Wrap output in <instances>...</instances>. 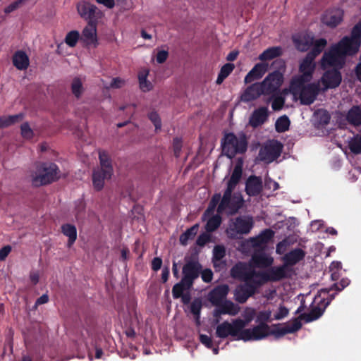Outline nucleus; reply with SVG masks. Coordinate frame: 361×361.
Listing matches in <instances>:
<instances>
[{"label":"nucleus","mask_w":361,"mask_h":361,"mask_svg":"<svg viewBox=\"0 0 361 361\" xmlns=\"http://www.w3.org/2000/svg\"><path fill=\"white\" fill-rule=\"evenodd\" d=\"M361 43V21L353 29L350 37H343L325 51L322 59L323 68H338L344 64L347 56L357 52Z\"/></svg>","instance_id":"obj_1"},{"label":"nucleus","mask_w":361,"mask_h":361,"mask_svg":"<svg viewBox=\"0 0 361 361\" xmlns=\"http://www.w3.org/2000/svg\"><path fill=\"white\" fill-rule=\"evenodd\" d=\"M361 43V21L353 29L350 37H343L325 51L322 59L323 68H338L344 64L347 56L357 52Z\"/></svg>","instance_id":"obj_2"},{"label":"nucleus","mask_w":361,"mask_h":361,"mask_svg":"<svg viewBox=\"0 0 361 361\" xmlns=\"http://www.w3.org/2000/svg\"><path fill=\"white\" fill-rule=\"evenodd\" d=\"M293 42L297 49L305 51L310 47L312 50L307 55L300 63V68H311L314 66L315 57L322 51L326 44L324 39H314L312 34L302 33L293 37Z\"/></svg>","instance_id":"obj_3"},{"label":"nucleus","mask_w":361,"mask_h":361,"mask_svg":"<svg viewBox=\"0 0 361 361\" xmlns=\"http://www.w3.org/2000/svg\"><path fill=\"white\" fill-rule=\"evenodd\" d=\"M221 147L222 153L229 159L244 154L247 149L246 135L241 134L238 137L233 133H226L221 140Z\"/></svg>","instance_id":"obj_4"},{"label":"nucleus","mask_w":361,"mask_h":361,"mask_svg":"<svg viewBox=\"0 0 361 361\" xmlns=\"http://www.w3.org/2000/svg\"><path fill=\"white\" fill-rule=\"evenodd\" d=\"M252 317L246 319L240 318L234 319L231 323L224 321L219 324L216 329V336L220 338H226L228 336L233 338V340H241L240 335L243 328H245L251 321Z\"/></svg>","instance_id":"obj_5"},{"label":"nucleus","mask_w":361,"mask_h":361,"mask_svg":"<svg viewBox=\"0 0 361 361\" xmlns=\"http://www.w3.org/2000/svg\"><path fill=\"white\" fill-rule=\"evenodd\" d=\"M274 233L273 230L266 228L261 231L258 235L243 241L240 245L241 249L243 252H247L251 248H253L256 251H262L273 239Z\"/></svg>","instance_id":"obj_6"},{"label":"nucleus","mask_w":361,"mask_h":361,"mask_svg":"<svg viewBox=\"0 0 361 361\" xmlns=\"http://www.w3.org/2000/svg\"><path fill=\"white\" fill-rule=\"evenodd\" d=\"M185 264L182 269V279L193 286L195 281L200 276L202 266L200 263L197 254H192L185 257Z\"/></svg>","instance_id":"obj_7"},{"label":"nucleus","mask_w":361,"mask_h":361,"mask_svg":"<svg viewBox=\"0 0 361 361\" xmlns=\"http://www.w3.org/2000/svg\"><path fill=\"white\" fill-rule=\"evenodd\" d=\"M59 168L54 163L43 164L39 173L32 178V184L35 187L49 184L58 179Z\"/></svg>","instance_id":"obj_8"},{"label":"nucleus","mask_w":361,"mask_h":361,"mask_svg":"<svg viewBox=\"0 0 361 361\" xmlns=\"http://www.w3.org/2000/svg\"><path fill=\"white\" fill-rule=\"evenodd\" d=\"M253 224V219L251 216L236 217L227 230V233L231 237H235L237 234H247L252 228Z\"/></svg>","instance_id":"obj_9"},{"label":"nucleus","mask_w":361,"mask_h":361,"mask_svg":"<svg viewBox=\"0 0 361 361\" xmlns=\"http://www.w3.org/2000/svg\"><path fill=\"white\" fill-rule=\"evenodd\" d=\"M283 150V145L273 140L262 147L259 152V157L261 161L270 163L278 159Z\"/></svg>","instance_id":"obj_10"},{"label":"nucleus","mask_w":361,"mask_h":361,"mask_svg":"<svg viewBox=\"0 0 361 361\" xmlns=\"http://www.w3.org/2000/svg\"><path fill=\"white\" fill-rule=\"evenodd\" d=\"M269 335V326L267 324H259L253 328H243L241 332V338L243 341H258Z\"/></svg>","instance_id":"obj_11"},{"label":"nucleus","mask_w":361,"mask_h":361,"mask_svg":"<svg viewBox=\"0 0 361 361\" xmlns=\"http://www.w3.org/2000/svg\"><path fill=\"white\" fill-rule=\"evenodd\" d=\"M243 203L244 200L240 194H234L231 197H222L217 207V212L222 213L228 209L230 214H235L242 208Z\"/></svg>","instance_id":"obj_12"},{"label":"nucleus","mask_w":361,"mask_h":361,"mask_svg":"<svg viewBox=\"0 0 361 361\" xmlns=\"http://www.w3.org/2000/svg\"><path fill=\"white\" fill-rule=\"evenodd\" d=\"M283 81V73L279 72V69H276L273 73L269 74L263 82L259 84L263 90L264 94L268 95L276 92L282 85Z\"/></svg>","instance_id":"obj_13"},{"label":"nucleus","mask_w":361,"mask_h":361,"mask_svg":"<svg viewBox=\"0 0 361 361\" xmlns=\"http://www.w3.org/2000/svg\"><path fill=\"white\" fill-rule=\"evenodd\" d=\"M320 91L319 82H312L307 84L306 87L302 88L293 94L299 97L302 104L310 105L315 101Z\"/></svg>","instance_id":"obj_14"},{"label":"nucleus","mask_w":361,"mask_h":361,"mask_svg":"<svg viewBox=\"0 0 361 361\" xmlns=\"http://www.w3.org/2000/svg\"><path fill=\"white\" fill-rule=\"evenodd\" d=\"M334 294H329V296L321 300V304L317 306H313L311 310L307 313L301 314L297 319L298 320H304L306 323H309L319 319L324 312L326 307L330 304L334 298Z\"/></svg>","instance_id":"obj_15"},{"label":"nucleus","mask_w":361,"mask_h":361,"mask_svg":"<svg viewBox=\"0 0 361 361\" xmlns=\"http://www.w3.org/2000/svg\"><path fill=\"white\" fill-rule=\"evenodd\" d=\"M243 282V283L238 285L234 290V299L240 304L245 303L249 298L256 293L257 290L256 286H254L249 281Z\"/></svg>","instance_id":"obj_16"},{"label":"nucleus","mask_w":361,"mask_h":361,"mask_svg":"<svg viewBox=\"0 0 361 361\" xmlns=\"http://www.w3.org/2000/svg\"><path fill=\"white\" fill-rule=\"evenodd\" d=\"M326 70L321 78V82L324 86L322 90L324 92L328 89H334L338 87L342 80L339 69Z\"/></svg>","instance_id":"obj_17"},{"label":"nucleus","mask_w":361,"mask_h":361,"mask_svg":"<svg viewBox=\"0 0 361 361\" xmlns=\"http://www.w3.org/2000/svg\"><path fill=\"white\" fill-rule=\"evenodd\" d=\"M299 70L301 71V73L293 77L290 81V87L293 94H295V92L307 86L306 83L309 82L312 79L315 69Z\"/></svg>","instance_id":"obj_18"},{"label":"nucleus","mask_w":361,"mask_h":361,"mask_svg":"<svg viewBox=\"0 0 361 361\" xmlns=\"http://www.w3.org/2000/svg\"><path fill=\"white\" fill-rule=\"evenodd\" d=\"M273 329H269V335L274 336L276 338H281L287 334H293L302 327V323L298 319H294L292 323L284 324L283 326H281L280 324L273 325Z\"/></svg>","instance_id":"obj_19"},{"label":"nucleus","mask_w":361,"mask_h":361,"mask_svg":"<svg viewBox=\"0 0 361 361\" xmlns=\"http://www.w3.org/2000/svg\"><path fill=\"white\" fill-rule=\"evenodd\" d=\"M251 270L252 267L250 264L244 262H238L231 269L230 274L233 279L248 281Z\"/></svg>","instance_id":"obj_20"},{"label":"nucleus","mask_w":361,"mask_h":361,"mask_svg":"<svg viewBox=\"0 0 361 361\" xmlns=\"http://www.w3.org/2000/svg\"><path fill=\"white\" fill-rule=\"evenodd\" d=\"M263 190L262 179L255 175L250 176L245 182V192L250 197L259 195Z\"/></svg>","instance_id":"obj_21"},{"label":"nucleus","mask_w":361,"mask_h":361,"mask_svg":"<svg viewBox=\"0 0 361 361\" xmlns=\"http://www.w3.org/2000/svg\"><path fill=\"white\" fill-rule=\"evenodd\" d=\"M82 39L89 47H96L98 44L97 25L90 21L82 32Z\"/></svg>","instance_id":"obj_22"},{"label":"nucleus","mask_w":361,"mask_h":361,"mask_svg":"<svg viewBox=\"0 0 361 361\" xmlns=\"http://www.w3.org/2000/svg\"><path fill=\"white\" fill-rule=\"evenodd\" d=\"M76 7L80 16L85 20H91L101 13L95 5L85 1L78 3Z\"/></svg>","instance_id":"obj_23"},{"label":"nucleus","mask_w":361,"mask_h":361,"mask_svg":"<svg viewBox=\"0 0 361 361\" xmlns=\"http://www.w3.org/2000/svg\"><path fill=\"white\" fill-rule=\"evenodd\" d=\"M229 286L227 284H221L214 287L209 293V300L214 305H218L227 296Z\"/></svg>","instance_id":"obj_24"},{"label":"nucleus","mask_w":361,"mask_h":361,"mask_svg":"<svg viewBox=\"0 0 361 361\" xmlns=\"http://www.w3.org/2000/svg\"><path fill=\"white\" fill-rule=\"evenodd\" d=\"M268 116V109L265 106L259 107L252 112L249 123L252 127L257 128L265 123Z\"/></svg>","instance_id":"obj_25"},{"label":"nucleus","mask_w":361,"mask_h":361,"mask_svg":"<svg viewBox=\"0 0 361 361\" xmlns=\"http://www.w3.org/2000/svg\"><path fill=\"white\" fill-rule=\"evenodd\" d=\"M262 94H264L259 83H254L247 87L240 96L243 102H249L257 99Z\"/></svg>","instance_id":"obj_26"},{"label":"nucleus","mask_w":361,"mask_h":361,"mask_svg":"<svg viewBox=\"0 0 361 361\" xmlns=\"http://www.w3.org/2000/svg\"><path fill=\"white\" fill-rule=\"evenodd\" d=\"M287 267L285 264L279 267H271L267 271L268 282H276L288 277Z\"/></svg>","instance_id":"obj_27"},{"label":"nucleus","mask_w":361,"mask_h":361,"mask_svg":"<svg viewBox=\"0 0 361 361\" xmlns=\"http://www.w3.org/2000/svg\"><path fill=\"white\" fill-rule=\"evenodd\" d=\"M274 259L262 251L255 252L251 258V263L257 268H267L273 264Z\"/></svg>","instance_id":"obj_28"},{"label":"nucleus","mask_w":361,"mask_h":361,"mask_svg":"<svg viewBox=\"0 0 361 361\" xmlns=\"http://www.w3.org/2000/svg\"><path fill=\"white\" fill-rule=\"evenodd\" d=\"M112 174L113 173H110L108 175L106 173V170L104 169H97L94 170L92 173L94 188L97 191H100L104 188V180L111 178Z\"/></svg>","instance_id":"obj_29"},{"label":"nucleus","mask_w":361,"mask_h":361,"mask_svg":"<svg viewBox=\"0 0 361 361\" xmlns=\"http://www.w3.org/2000/svg\"><path fill=\"white\" fill-rule=\"evenodd\" d=\"M305 256V252L302 249H294L284 255V264L286 267L287 266H293L302 260Z\"/></svg>","instance_id":"obj_30"},{"label":"nucleus","mask_w":361,"mask_h":361,"mask_svg":"<svg viewBox=\"0 0 361 361\" xmlns=\"http://www.w3.org/2000/svg\"><path fill=\"white\" fill-rule=\"evenodd\" d=\"M342 11L336 9L327 11L322 17V22L330 27H335L342 20Z\"/></svg>","instance_id":"obj_31"},{"label":"nucleus","mask_w":361,"mask_h":361,"mask_svg":"<svg viewBox=\"0 0 361 361\" xmlns=\"http://www.w3.org/2000/svg\"><path fill=\"white\" fill-rule=\"evenodd\" d=\"M249 281L257 289L268 282L267 271H256L252 268Z\"/></svg>","instance_id":"obj_32"},{"label":"nucleus","mask_w":361,"mask_h":361,"mask_svg":"<svg viewBox=\"0 0 361 361\" xmlns=\"http://www.w3.org/2000/svg\"><path fill=\"white\" fill-rule=\"evenodd\" d=\"M12 59L13 63L16 68H27L30 65V60L27 54L22 50L16 51Z\"/></svg>","instance_id":"obj_33"},{"label":"nucleus","mask_w":361,"mask_h":361,"mask_svg":"<svg viewBox=\"0 0 361 361\" xmlns=\"http://www.w3.org/2000/svg\"><path fill=\"white\" fill-rule=\"evenodd\" d=\"M348 122L354 126H358L361 125V108L358 106H353L346 115Z\"/></svg>","instance_id":"obj_34"},{"label":"nucleus","mask_w":361,"mask_h":361,"mask_svg":"<svg viewBox=\"0 0 361 361\" xmlns=\"http://www.w3.org/2000/svg\"><path fill=\"white\" fill-rule=\"evenodd\" d=\"M216 307H219L220 313L234 316L238 313L239 307L232 301L225 300Z\"/></svg>","instance_id":"obj_35"},{"label":"nucleus","mask_w":361,"mask_h":361,"mask_svg":"<svg viewBox=\"0 0 361 361\" xmlns=\"http://www.w3.org/2000/svg\"><path fill=\"white\" fill-rule=\"evenodd\" d=\"M61 233L68 237V246L71 247L77 239L76 227L70 224H65L61 226Z\"/></svg>","instance_id":"obj_36"},{"label":"nucleus","mask_w":361,"mask_h":361,"mask_svg":"<svg viewBox=\"0 0 361 361\" xmlns=\"http://www.w3.org/2000/svg\"><path fill=\"white\" fill-rule=\"evenodd\" d=\"M148 75L149 69H144V71L138 74L139 87L143 92H149L153 89V84L147 79Z\"/></svg>","instance_id":"obj_37"},{"label":"nucleus","mask_w":361,"mask_h":361,"mask_svg":"<svg viewBox=\"0 0 361 361\" xmlns=\"http://www.w3.org/2000/svg\"><path fill=\"white\" fill-rule=\"evenodd\" d=\"M282 54V49L279 47H270L264 51L259 56V59L262 62L267 63L274 58L279 56Z\"/></svg>","instance_id":"obj_38"},{"label":"nucleus","mask_w":361,"mask_h":361,"mask_svg":"<svg viewBox=\"0 0 361 361\" xmlns=\"http://www.w3.org/2000/svg\"><path fill=\"white\" fill-rule=\"evenodd\" d=\"M24 118V114L19 113L16 115L11 116H0V128H7L16 123H19L23 121Z\"/></svg>","instance_id":"obj_39"},{"label":"nucleus","mask_w":361,"mask_h":361,"mask_svg":"<svg viewBox=\"0 0 361 361\" xmlns=\"http://www.w3.org/2000/svg\"><path fill=\"white\" fill-rule=\"evenodd\" d=\"M192 285L188 283L181 279L180 282L176 283L172 288V295L174 299L180 298L184 291H188L192 288Z\"/></svg>","instance_id":"obj_40"},{"label":"nucleus","mask_w":361,"mask_h":361,"mask_svg":"<svg viewBox=\"0 0 361 361\" xmlns=\"http://www.w3.org/2000/svg\"><path fill=\"white\" fill-rule=\"evenodd\" d=\"M99 159L100 162V169L106 170V173L108 175H109L110 173H113L111 160L106 151L99 152Z\"/></svg>","instance_id":"obj_41"},{"label":"nucleus","mask_w":361,"mask_h":361,"mask_svg":"<svg viewBox=\"0 0 361 361\" xmlns=\"http://www.w3.org/2000/svg\"><path fill=\"white\" fill-rule=\"evenodd\" d=\"M199 229V225L195 224L188 228L183 233L180 235V243L183 245H186L189 240L193 239L197 235Z\"/></svg>","instance_id":"obj_42"},{"label":"nucleus","mask_w":361,"mask_h":361,"mask_svg":"<svg viewBox=\"0 0 361 361\" xmlns=\"http://www.w3.org/2000/svg\"><path fill=\"white\" fill-rule=\"evenodd\" d=\"M242 174L243 163L242 161H238L234 166L231 178L228 181V183L236 187V185L238 184L242 178Z\"/></svg>","instance_id":"obj_43"},{"label":"nucleus","mask_w":361,"mask_h":361,"mask_svg":"<svg viewBox=\"0 0 361 361\" xmlns=\"http://www.w3.org/2000/svg\"><path fill=\"white\" fill-rule=\"evenodd\" d=\"M350 283V280L347 278L342 279L338 283H334L330 288H324L322 289V292L330 294V291L336 290V292L334 293L335 295L338 292L341 291L345 287H347Z\"/></svg>","instance_id":"obj_44"},{"label":"nucleus","mask_w":361,"mask_h":361,"mask_svg":"<svg viewBox=\"0 0 361 361\" xmlns=\"http://www.w3.org/2000/svg\"><path fill=\"white\" fill-rule=\"evenodd\" d=\"M79 37V32L76 30H72L66 34L63 42L68 46L69 48L73 49L76 46Z\"/></svg>","instance_id":"obj_45"},{"label":"nucleus","mask_w":361,"mask_h":361,"mask_svg":"<svg viewBox=\"0 0 361 361\" xmlns=\"http://www.w3.org/2000/svg\"><path fill=\"white\" fill-rule=\"evenodd\" d=\"M290 120L286 115L280 116L276 121L275 128L278 133H283L288 130L290 126Z\"/></svg>","instance_id":"obj_46"},{"label":"nucleus","mask_w":361,"mask_h":361,"mask_svg":"<svg viewBox=\"0 0 361 361\" xmlns=\"http://www.w3.org/2000/svg\"><path fill=\"white\" fill-rule=\"evenodd\" d=\"M269 69H251L245 78V83H250L261 78Z\"/></svg>","instance_id":"obj_47"},{"label":"nucleus","mask_w":361,"mask_h":361,"mask_svg":"<svg viewBox=\"0 0 361 361\" xmlns=\"http://www.w3.org/2000/svg\"><path fill=\"white\" fill-rule=\"evenodd\" d=\"M226 255V250L223 245H216L213 249L212 263L214 267L217 266V262H220Z\"/></svg>","instance_id":"obj_48"},{"label":"nucleus","mask_w":361,"mask_h":361,"mask_svg":"<svg viewBox=\"0 0 361 361\" xmlns=\"http://www.w3.org/2000/svg\"><path fill=\"white\" fill-rule=\"evenodd\" d=\"M202 307V301L200 299L194 300L190 305V312L194 315L195 322L197 324H200Z\"/></svg>","instance_id":"obj_49"},{"label":"nucleus","mask_w":361,"mask_h":361,"mask_svg":"<svg viewBox=\"0 0 361 361\" xmlns=\"http://www.w3.org/2000/svg\"><path fill=\"white\" fill-rule=\"evenodd\" d=\"M315 116L319 124L326 126L329 123L331 116L326 110L319 109L315 112Z\"/></svg>","instance_id":"obj_50"},{"label":"nucleus","mask_w":361,"mask_h":361,"mask_svg":"<svg viewBox=\"0 0 361 361\" xmlns=\"http://www.w3.org/2000/svg\"><path fill=\"white\" fill-rule=\"evenodd\" d=\"M349 149L355 154L361 153V135H357L349 142Z\"/></svg>","instance_id":"obj_51"},{"label":"nucleus","mask_w":361,"mask_h":361,"mask_svg":"<svg viewBox=\"0 0 361 361\" xmlns=\"http://www.w3.org/2000/svg\"><path fill=\"white\" fill-rule=\"evenodd\" d=\"M72 93L76 98H80L83 92L82 82L79 78H74L71 83Z\"/></svg>","instance_id":"obj_52"},{"label":"nucleus","mask_w":361,"mask_h":361,"mask_svg":"<svg viewBox=\"0 0 361 361\" xmlns=\"http://www.w3.org/2000/svg\"><path fill=\"white\" fill-rule=\"evenodd\" d=\"M221 222V219L219 216H214L209 219L206 224L205 228L209 232H213L219 227Z\"/></svg>","instance_id":"obj_53"},{"label":"nucleus","mask_w":361,"mask_h":361,"mask_svg":"<svg viewBox=\"0 0 361 361\" xmlns=\"http://www.w3.org/2000/svg\"><path fill=\"white\" fill-rule=\"evenodd\" d=\"M293 244V241L289 237L285 238L283 240L277 243L276 252L279 255H282L286 252L288 248Z\"/></svg>","instance_id":"obj_54"},{"label":"nucleus","mask_w":361,"mask_h":361,"mask_svg":"<svg viewBox=\"0 0 361 361\" xmlns=\"http://www.w3.org/2000/svg\"><path fill=\"white\" fill-rule=\"evenodd\" d=\"M155 55L154 59L156 61L161 64L165 62L169 56V49L165 48H157L154 51Z\"/></svg>","instance_id":"obj_55"},{"label":"nucleus","mask_w":361,"mask_h":361,"mask_svg":"<svg viewBox=\"0 0 361 361\" xmlns=\"http://www.w3.org/2000/svg\"><path fill=\"white\" fill-rule=\"evenodd\" d=\"M285 104V99L284 97L279 94H274L272 96V103H271V108L274 111H279L281 110Z\"/></svg>","instance_id":"obj_56"},{"label":"nucleus","mask_w":361,"mask_h":361,"mask_svg":"<svg viewBox=\"0 0 361 361\" xmlns=\"http://www.w3.org/2000/svg\"><path fill=\"white\" fill-rule=\"evenodd\" d=\"M148 118L154 124L155 130L157 131L161 128V121L159 115L155 111H152L148 114Z\"/></svg>","instance_id":"obj_57"},{"label":"nucleus","mask_w":361,"mask_h":361,"mask_svg":"<svg viewBox=\"0 0 361 361\" xmlns=\"http://www.w3.org/2000/svg\"><path fill=\"white\" fill-rule=\"evenodd\" d=\"M271 315V310L260 311L257 316L256 322L267 324V322L270 321Z\"/></svg>","instance_id":"obj_58"},{"label":"nucleus","mask_w":361,"mask_h":361,"mask_svg":"<svg viewBox=\"0 0 361 361\" xmlns=\"http://www.w3.org/2000/svg\"><path fill=\"white\" fill-rule=\"evenodd\" d=\"M21 135L25 139H31L33 137V131L28 123H23L20 126Z\"/></svg>","instance_id":"obj_59"},{"label":"nucleus","mask_w":361,"mask_h":361,"mask_svg":"<svg viewBox=\"0 0 361 361\" xmlns=\"http://www.w3.org/2000/svg\"><path fill=\"white\" fill-rule=\"evenodd\" d=\"M200 274L204 282L210 283L212 281L213 272L210 269H202Z\"/></svg>","instance_id":"obj_60"},{"label":"nucleus","mask_w":361,"mask_h":361,"mask_svg":"<svg viewBox=\"0 0 361 361\" xmlns=\"http://www.w3.org/2000/svg\"><path fill=\"white\" fill-rule=\"evenodd\" d=\"M289 313V310L283 305H281L279 308V311L274 314V319L280 320L287 317Z\"/></svg>","instance_id":"obj_61"},{"label":"nucleus","mask_w":361,"mask_h":361,"mask_svg":"<svg viewBox=\"0 0 361 361\" xmlns=\"http://www.w3.org/2000/svg\"><path fill=\"white\" fill-rule=\"evenodd\" d=\"M233 69H221L216 79V84L220 85L231 74Z\"/></svg>","instance_id":"obj_62"},{"label":"nucleus","mask_w":361,"mask_h":361,"mask_svg":"<svg viewBox=\"0 0 361 361\" xmlns=\"http://www.w3.org/2000/svg\"><path fill=\"white\" fill-rule=\"evenodd\" d=\"M173 152L174 155L178 157H179L181 147H182V142L181 140L178 137H175L173 140Z\"/></svg>","instance_id":"obj_63"},{"label":"nucleus","mask_w":361,"mask_h":361,"mask_svg":"<svg viewBox=\"0 0 361 361\" xmlns=\"http://www.w3.org/2000/svg\"><path fill=\"white\" fill-rule=\"evenodd\" d=\"M210 240V236L209 234L206 233H203L202 234H200L197 240H196V244L199 246H204L206 243H207Z\"/></svg>","instance_id":"obj_64"}]
</instances>
